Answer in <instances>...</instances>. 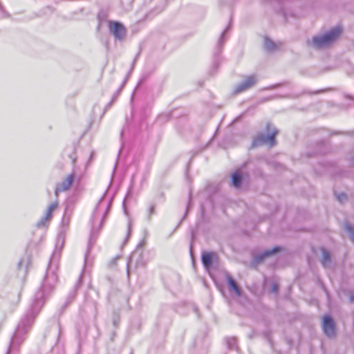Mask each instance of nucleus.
Wrapping results in <instances>:
<instances>
[{
  "mask_svg": "<svg viewBox=\"0 0 354 354\" xmlns=\"http://www.w3.org/2000/svg\"><path fill=\"white\" fill-rule=\"evenodd\" d=\"M342 29L337 27L332 29L328 33L322 36L315 37L313 39V44L317 48L326 46L336 40L341 35Z\"/></svg>",
  "mask_w": 354,
  "mask_h": 354,
  "instance_id": "f257e3e1",
  "label": "nucleus"
},
{
  "mask_svg": "<svg viewBox=\"0 0 354 354\" xmlns=\"http://www.w3.org/2000/svg\"><path fill=\"white\" fill-rule=\"evenodd\" d=\"M272 290H273V292H276L277 291L278 287L276 284L273 285Z\"/></svg>",
  "mask_w": 354,
  "mask_h": 354,
  "instance_id": "2eb2a0df",
  "label": "nucleus"
},
{
  "mask_svg": "<svg viewBox=\"0 0 354 354\" xmlns=\"http://www.w3.org/2000/svg\"><path fill=\"white\" fill-rule=\"evenodd\" d=\"M74 180V176L70 174L67 176L63 181L57 186L55 188V194L58 195L59 193L66 191L70 189Z\"/></svg>",
  "mask_w": 354,
  "mask_h": 354,
  "instance_id": "39448f33",
  "label": "nucleus"
},
{
  "mask_svg": "<svg viewBox=\"0 0 354 354\" xmlns=\"http://www.w3.org/2000/svg\"><path fill=\"white\" fill-rule=\"evenodd\" d=\"M279 250H280V248H278V247H276V248H274V249H272V250L266 251V252L264 253L263 256H265V257H268V256H270V255H271V254H274V253H276V252H279Z\"/></svg>",
  "mask_w": 354,
  "mask_h": 354,
  "instance_id": "f8f14e48",
  "label": "nucleus"
},
{
  "mask_svg": "<svg viewBox=\"0 0 354 354\" xmlns=\"http://www.w3.org/2000/svg\"><path fill=\"white\" fill-rule=\"evenodd\" d=\"M58 203L57 201L51 203L46 211L45 219L46 221H50L53 216V212L57 208Z\"/></svg>",
  "mask_w": 354,
  "mask_h": 354,
  "instance_id": "0eeeda50",
  "label": "nucleus"
},
{
  "mask_svg": "<svg viewBox=\"0 0 354 354\" xmlns=\"http://www.w3.org/2000/svg\"><path fill=\"white\" fill-rule=\"evenodd\" d=\"M337 199L340 202H343L344 200L346 199V195L344 194H340L337 196Z\"/></svg>",
  "mask_w": 354,
  "mask_h": 354,
  "instance_id": "4468645a",
  "label": "nucleus"
},
{
  "mask_svg": "<svg viewBox=\"0 0 354 354\" xmlns=\"http://www.w3.org/2000/svg\"><path fill=\"white\" fill-rule=\"evenodd\" d=\"M109 28L117 39L122 40L124 38L126 35V28L122 24L119 22H111L109 24Z\"/></svg>",
  "mask_w": 354,
  "mask_h": 354,
  "instance_id": "f03ea898",
  "label": "nucleus"
},
{
  "mask_svg": "<svg viewBox=\"0 0 354 354\" xmlns=\"http://www.w3.org/2000/svg\"><path fill=\"white\" fill-rule=\"evenodd\" d=\"M242 178L239 173H234L232 175V183L234 187H239L241 185Z\"/></svg>",
  "mask_w": 354,
  "mask_h": 354,
  "instance_id": "9d476101",
  "label": "nucleus"
},
{
  "mask_svg": "<svg viewBox=\"0 0 354 354\" xmlns=\"http://www.w3.org/2000/svg\"><path fill=\"white\" fill-rule=\"evenodd\" d=\"M346 229L351 233V239L354 242V229L348 225H346Z\"/></svg>",
  "mask_w": 354,
  "mask_h": 354,
  "instance_id": "ddd939ff",
  "label": "nucleus"
},
{
  "mask_svg": "<svg viewBox=\"0 0 354 354\" xmlns=\"http://www.w3.org/2000/svg\"><path fill=\"white\" fill-rule=\"evenodd\" d=\"M277 133V131H274L270 136L263 138L262 141L263 142L269 144L270 147H272L275 145V136Z\"/></svg>",
  "mask_w": 354,
  "mask_h": 354,
  "instance_id": "6e6552de",
  "label": "nucleus"
},
{
  "mask_svg": "<svg viewBox=\"0 0 354 354\" xmlns=\"http://www.w3.org/2000/svg\"><path fill=\"white\" fill-rule=\"evenodd\" d=\"M154 209H155L154 206L150 207V208H149L150 214H153V213Z\"/></svg>",
  "mask_w": 354,
  "mask_h": 354,
  "instance_id": "dca6fc26",
  "label": "nucleus"
},
{
  "mask_svg": "<svg viewBox=\"0 0 354 354\" xmlns=\"http://www.w3.org/2000/svg\"><path fill=\"white\" fill-rule=\"evenodd\" d=\"M323 329L328 336H333L335 334V324L329 315H325L323 319Z\"/></svg>",
  "mask_w": 354,
  "mask_h": 354,
  "instance_id": "7ed1b4c3",
  "label": "nucleus"
},
{
  "mask_svg": "<svg viewBox=\"0 0 354 354\" xmlns=\"http://www.w3.org/2000/svg\"><path fill=\"white\" fill-rule=\"evenodd\" d=\"M323 258H322V264L324 266H326L328 263L330 261V254L329 253L325 250H323Z\"/></svg>",
  "mask_w": 354,
  "mask_h": 354,
  "instance_id": "9b49d317",
  "label": "nucleus"
},
{
  "mask_svg": "<svg viewBox=\"0 0 354 354\" xmlns=\"http://www.w3.org/2000/svg\"><path fill=\"white\" fill-rule=\"evenodd\" d=\"M212 254L210 252H205L202 256V261L206 267H209L212 264Z\"/></svg>",
  "mask_w": 354,
  "mask_h": 354,
  "instance_id": "1a4fd4ad",
  "label": "nucleus"
},
{
  "mask_svg": "<svg viewBox=\"0 0 354 354\" xmlns=\"http://www.w3.org/2000/svg\"><path fill=\"white\" fill-rule=\"evenodd\" d=\"M227 283L231 290L235 292L238 296L241 295V290L239 286L236 284L235 281L230 276L227 277Z\"/></svg>",
  "mask_w": 354,
  "mask_h": 354,
  "instance_id": "423d86ee",
  "label": "nucleus"
},
{
  "mask_svg": "<svg viewBox=\"0 0 354 354\" xmlns=\"http://www.w3.org/2000/svg\"><path fill=\"white\" fill-rule=\"evenodd\" d=\"M257 82V79L254 76L251 75L245 78V80L238 85L235 89L236 93H239L247 91L252 86H253Z\"/></svg>",
  "mask_w": 354,
  "mask_h": 354,
  "instance_id": "20e7f679",
  "label": "nucleus"
}]
</instances>
